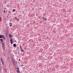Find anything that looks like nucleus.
<instances>
[{"label": "nucleus", "mask_w": 73, "mask_h": 73, "mask_svg": "<svg viewBox=\"0 0 73 73\" xmlns=\"http://www.w3.org/2000/svg\"><path fill=\"white\" fill-rule=\"evenodd\" d=\"M10 23V24H11V23Z\"/></svg>", "instance_id": "b1692460"}, {"label": "nucleus", "mask_w": 73, "mask_h": 73, "mask_svg": "<svg viewBox=\"0 0 73 73\" xmlns=\"http://www.w3.org/2000/svg\"><path fill=\"white\" fill-rule=\"evenodd\" d=\"M3 55L4 56H5V53H3Z\"/></svg>", "instance_id": "f3484780"}, {"label": "nucleus", "mask_w": 73, "mask_h": 73, "mask_svg": "<svg viewBox=\"0 0 73 73\" xmlns=\"http://www.w3.org/2000/svg\"><path fill=\"white\" fill-rule=\"evenodd\" d=\"M2 37L3 38V39L4 40H5V36H4L3 35H2Z\"/></svg>", "instance_id": "39448f33"}, {"label": "nucleus", "mask_w": 73, "mask_h": 73, "mask_svg": "<svg viewBox=\"0 0 73 73\" xmlns=\"http://www.w3.org/2000/svg\"><path fill=\"white\" fill-rule=\"evenodd\" d=\"M5 71L6 72H7V70H6V69L5 70Z\"/></svg>", "instance_id": "a211bd4d"}, {"label": "nucleus", "mask_w": 73, "mask_h": 73, "mask_svg": "<svg viewBox=\"0 0 73 73\" xmlns=\"http://www.w3.org/2000/svg\"><path fill=\"white\" fill-rule=\"evenodd\" d=\"M4 13H5V10H4Z\"/></svg>", "instance_id": "dca6fc26"}, {"label": "nucleus", "mask_w": 73, "mask_h": 73, "mask_svg": "<svg viewBox=\"0 0 73 73\" xmlns=\"http://www.w3.org/2000/svg\"><path fill=\"white\" fill-rule=\"evenodd\" d=\"M1 61H3V58H1Z\"/></svg>", "instance_id": "6e6552de"}, {"label": "nucleus", "mask_w": 73, "mask_h": 73, "mask_svg": "<svg viewBox=\"0 0 73 73\" xmlns=\"http://www.w3.org/2000/svg\"><path fill=\"white\" fill-rule=\"evenodd\" d=\"M10 41L11 44H13V39L11 38L10 39Z\"/></svg>", "instance_id": "f03ea898"}, {"label": "nucleus", "mask_w": 73, "mask_h": 73, "mask_svg": "<svg viewBox=\"0 0 73 73\" xmlns=\"http://www.w3.org/2000/svg\"><path fill=\"white\" fill-rule=\"evenodd\" d=\"M12 25H10V26H11V27H12Z\"/></svg>", "instance_id": "6ab92c4d"}, {"label": "nucleus", "mask_w": 73, "mask_h": 73, "mask_svg": "<svg viewBox=\"0 0 73 73\" xmlns=\"http://www.w3.org/2000/svg\"><path fill=\"white\" fill-rule=\"evenodd\" d=\"M13 62H15V60L13 61Z\"/></svg>", "instance_id": "4be33fe9"}, {"label": "nucleus", "mask_w": 73, "mask_h": 73, "mask_svg": "<svg viewBox=\"0 0 73 73\" xmlns=\"http://www.w3.org/2000/svg\"><path fill=\"white\" fill-rule=\"evenodd\" d=\"M0 40H1V42H3V39H1Z\"/></svg>", "instance_id": "9b49d317"}, {"label": "nucleus", "mask_w": 73, "mask_h": 73, "mask_svg": "<svg viewBox=\"0 0 73 73\" xmlns=\"http://www.w3.org/2000/svg\"><path fill=\"white\" fill-rule=\"evenodd\" d=\"M19 61H20V59H19Z\"/></svg>", "instance_id": "aec40b11"}, {"label": "nucleus", "mask_w": 73, "mask_h": 73, "mask_svg": "<svg viewBox=\"0 0 73 73\" xmlns=\"http://www.w3.org/2000/svg\"><path fill=\"white\" fill-rule=\"evenodd\" d=\"M2 63L3 64V65H4V62L3 61H2Z\"/></svg>", "instance_id": "f8f14e48"}, {"label": "nucleus", "mask_w": 73, "mask_h": 73, "mask_svg": "<svg viewBox=\"0 0 73 73\" xmlns=\"http://www.w3.org/2000/svg\"><path fill=\"white\" fill-rule=\"evenodd\" d=\"M42 19L44 21H46V20H47V19L46 18L44 17H43Z\"/></svg>", "instance_id": "f257e3e1"}, {"label": "nucleus", "mask_w": 73, "mask_h": 73, "mask_svg": "<svg viewBox=\"0 0 73 73\" xmlns=\"http://www.w3.org/2000/svg\"><path fill=\"white\" fill-rule=\"evenodd\" d=\"M17 69H18V70H17V72H18V73H20V71H19V68H17Z\"/></svg>", "instance_id": "7ed1b4c3"}, {"label": "nucleus", "mask_w": 73, "mask_h": 73, "mask_svg": "<svg viewBox=\"0 0 73 73\" xmlns=\"http://www.w3.org/2000/svg\"><path fill=\"white\" fill-rule=\"evenodd\" d=\"M12 24V23H11V24Z\"/></svg>", "instance_id": "5701e85b"}, {"label": "nucleus", "mask_w": 73, "mask_h": 73, "mask_svg": "<svg viewBox=\"0 0 73 73\" xmlns=\"http://www.w3.org/2000/svg\"><path fill=\"white\" fill-rule=\"evenodd\" d=\"M2 47H3V49H4V46H2Z\"/></svg>", "instance_id": "2eb2a0df"}, {"label": "nucleus", "mask_w": 73, "mask_h": 73, "mask_svg": "<svg viewBox=\"0 0 73 73\" xmlns=\"http://www.w3.org/2000/svg\"><path fill=\"white\" fill-rule=\"evenodd\" d=\"M21 48H22L21 46H20L21 50L22 51V52H24V50H22V49Z\"/></svg>", "instance_id": "20e7f679"}, {"label": "nucleus", "mask_w": 73, "mask_h": 73, "mask_svg": "<svg viewBox=\"0 0 73 73\" xmlns=\"http://www.w3.org/2000/svg\"><path fill=\"white\" fill-rule=\"evenodd\" d=\"M13 46L14 47H16V44H14Z\"/></svg>", "instance_id": "423d86ee"}, {"label": "nucleus", "mask_w": 73, "mask_h": 73, "mask_svg": "<svg viewBox=\"0 0 73 73\" xmlns=\"http://www.w3.org/2000/svg\"><path fill=\"white\" fill-rule=\"evenodd\" d=\"M9 37H10V38H11V37H12V35H11L10 34L9 35Z\"/></svg>", "instance_id": "9d476101"}, {"label": "nucleus", "mask_w": 73, "mask_h": 73, "mask_svg": "<svg viewBox=\"0 0 73 73\" xmlns=\"http://www.w3.org/2000/svg\"><path fill=\"white\" fill-rule=\"evenodd\" d=\"M3 37V36H2V35H0V38H1L2 37Z\"/></svg>", "instance_id": "1a4fd4ad"}, {"label": "nucleus", "mask_w": 73, "mask_h": 73, "mask_svg": "<svg viewBox=\"0 0 73 73\" xmlns=\"http://www.w3.org/2000/svg\"><path fill=\"white\" fill-rule=\"evenodd\" d=\"M23 66V65H22V66Z\"/></svg>", "instance_id": "412c9836"}, {"label": "nucleus", "mask_w": 73, "mask_h": 73, "mask_svg": "<svg viewBox=\"0 0 73 73\" xmlns=\"http://www.w3.org/2000/svg\"><path fill=\"white\" fill-rule=\"evenodd\" d=\"M17 17H15V19L16 20H17Z\"/></svg>", "instance_id": "0eeeda50"}, {"label": "nucleus", "mask_w": 73, "mask_h": 73, "mask_svg": "<svg viewBox=\"0 0 73 73\" xmlns=\"http://www.w3.org/2000/svg\"><path fill=\"white\" fill-rule=\"evenodd\" d=\"M17 21H19V20H20V19L17 18Z\"/></svg>", "instance_id": "4468645a"}, {"label": "nucleus", "mask_w": 73, "mask_h": 73, "mask_svg": "<svg viewBox=\"0 0 73 73\" xmlns=\"http://www.w3.org/2000/svg\"><path fill=\"white\" fill-rule=\"evenodd\" d=\"M13 12H15V9H13Z\"/></svg>", "instance_id": "ddd939ff"}]
</instances>
